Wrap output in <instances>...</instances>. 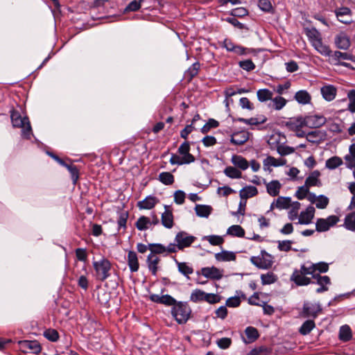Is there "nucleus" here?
<instances>
[{"label": "nucleus", "instance_id": "nucleus-26", "mask_svg": "<svg viewBox=\"0 0 355 355\" xmlns=\"http://www.w3.org/2000/svg\"><path fill=\"white\" fill-rule=\"evenodd\" d=\"M257 193L258 190L257 187L254 186H246L244 188H243L239 192L241 198L244 200L254 197L257 196Z\"/></svg>", "mask_w": 355, "mask_h": 355}, {"label": "nucleus", "instance_id": "nucleus-28", "mask_svg": "<svg viewBox=\"0 0 355 355\" xmlns=\"http://www.w3.org/2000/svg\"><path fill=\"white\" fill-rule=\"evenodd\" d=\"M249 139L248 133L245 132H240L233 134L231 138V143L241 146L245 143Z\"/></svg>", "mask_w": 355, "mask_h": 355}, {"label": "nucleus", "instance_id": "nucleus-44", "mask_svg": "<svg viewBox=\"0 0 355 355\" xmlns=\"http://www.w3.org/2000/svg\"><path fill=\"white\" fill-rule=\"evenodd\" d=\"M224 173L225 174L226 176L232 179L241 178L242 176L241 172L236 168L233 166L226 167L224 170Z\"/></svg>", "mask_w": 355, "mask_h": 355}, {"label": "nucleus", "instance_id": "nucleus-47", "mask_svg": "<svg viewBox=\"0 0 355 355\" xmlns=\"http://www.w3.org/2000/svg\"><path fill=\"white\" fill-rule=\"evenodd\" d=\"M177 263L179 272L184 276L188 277L193 272V269L188 263L185 262H177Z\"/></svg>", "mask_w": 355, "mask_h": 355}, {"label": "nucleus", "instance_id": "nucleus-23", "mask_svg": "<svg viewBox=\"0 0 355 355\" xmlns=\"http://www.w3.org/2000/svg\"><path fill=\"white\" fill-rule=\"evenodd\" d=\"M160 259L153 254H149L147 257L146 262L149 270L153 275H156L158 270V264Z\"/></svg>", "mask_w": 355, "mask_h": 355}, {"label": "nucleus", "instance_id": "nucleus-12", "mask_svg": "<svg viewBox=\"0 0 355 355\" xmlns=\"http://www.w3.org/2000/svg\"><path fill=\"white\" fill-rule=\"evenodd\" d=\"M250 260L254 266L261 269H268L272 265V257L266 252H261V257H252Z\"/></svg>", "mask_w": 355, "mask_h": 355}, {"label": "nucleus", "instance_id": "nucleus-19", "mask_svg": "<svg viewBox=\"0 0 355 355\" xmlns=\"http://www.w3.org/2000/svg\"><path fill=\"white\" fill-rule=\"evenodd\" d=\"M245 334L246 336V338L242 337V339L245 344L254 343L259 337L258 330L255 327L251 326L245 328Z\"/></svg>", "mask_w": 355, "mask_h": 355}, {"label": "nucleus", "instance_id": "nucleus-20", "mask_svg": "<svg viewBox=\"0 0 355 355\" xmlns=\"http://www.w3.org/2000/svg\"><path fill=\"white\" fill-rule=\"evenodd\" d=\"M158 202L159 200L155 196H148L144 200L139 201L137 205L140 209H151Z\"/></svg>", "mask_w": 355, "mask_h": 355}, {"label": "nucleus", "instance_id": "nucleus-54", "mask_svg": "<svg viewBox=\"0 0 355 355\" xmlns=\"http://www.w3.org/2000/svg\"><path fill=\"white\" fill-rule=\"evenodd\" d=\"M347 97L349 101L347 110L352 113H355V89L349 91Z\"/></svg>", "mask_w": 355, "mask_h": 355}, {"label": "nucleus", "instance_id": "nucleus-36", "mask_svg": "<svg viewBox=\"0 0 355 355\" xmlns=\"http://www.w3.org/2000/svg\"><path fill=\"white\" fill-rule=\"evenodd\" d=\"M315 327V322L313 320H307L303 322L299 329V332L300 334L305 336L309 334Z\"/></svg>", "mask_w": 355, "mask_h": 355}, {"label": "nucleus", "instance_id": "nucleus-2", "mask_svg": "<svg viewBox=\"0 0 355 355\" xmlns=\"http://www.w3.org/2000/svg\"><path fill=\"white\" fill-rule=\"evenodd\" d=\"M190 145L187 141L183 142L178 148L179 155L172 154L169 160L172 165L189 164L195 162V157L190 153Z\"/></svg>", "mask_w": 355, "mask_h": 355}, {"label": "nucleus", "instance_id": "nucleus-35", "mask_svg": "<svg viewBox=\"0 0 355 355\" xmlns=\"http://www.w3.org/2000/svg\"><path fill=\"white\" fill-rule=\"evenodd\" d=\"M274 208L279 209H288V197H279L275 202L271 204L270 209Z\"/></svg>", "mask_w": 355, "mask_h": 355}, {"label": "nucleus", "instance_id": "nucleus-45", "mask_svg": "<svg viewBox=\"0 0 355 355\" xmlns=\"http://www.w3.org/2000/svg\"><path fill=\"white\" fill-rule=\"evenodd\" d=\"M271 100L272 101L270 104V106L272 107L277 110H281L286 105L287 103V101L282 96H277L272 98Z\"/></svg>", "mask_w": 355, "mask_h": 355}, {"label": "nucleus", "instance_id": "nucleus-40", "mask_svg": "<svg viewBox=\"0 0 355 355\" xmlns=\"http://www.w3.org/2000/svg\"><path fill=\"white\" fill-rule=\"evenodd\" d=\"M227 234L237 237H243L245 236L244 229L239 225H234L230 226L227 229Z\"/></svg>", "mask_w": 355, "mask_h": 355}, {"label": "nucleus", "instance_id": "nucleus-11", "mask_svg": "<svg viewBox=\"0 0 355 355\" xmlns=\"http://www.w3.org/2000/svg\"><path fill=\"white\" fill-rule=\"evenodd\" d=\"M338 221L339 217L336 215L329 216L327 218H318L315 222V230L318 232H327Z\"/></svg>", "mask_w": 355, "mask_h": 355}, {"label": "nucleus", "instance_id": "nucleus-6", "mask_svg": "<svg viewBox=\"0 0 355 355\" xmlns=\"http://www.w3.org/2000/svg\"><path fill=\"white\" fill-rule=\"evenodd\" d=\"M308 266L306 264L301 266L300 269L294 270L290 279L297 286H307L310 284H315L314 281H312V277H309L307 275H311V273H308Z\"/></svg>", "mask_w": 355, "mask_h": 355}, {"label": "nucleus", "instance_id": "nucleus-18", "mask_svg": "<svg viewBox=\"0 0 355 355\" xmlns=\"http://www.w3.org/2000/svg\"><path fill=\"white\" fill-rule=\"evenodd\" d=\"M161 222L162 225L166 228L171 229L173 227V214L167 205H165V211L162 214Z\"/></svg>", "mask_w": 355, "mask_h": 355}, {"label": "nucleus", "instance_id": "nucleus-5", "mask_svg": "<svg viewBox=\"0 0 355 355\" xmlns=\"http://www.w3.org/2000/svg\"><path fill=\"white\" fill-rule=\"evenodd\" d=\"M191 310L187 302H177L171 309V314L179 324H184L189 320Z\"/></svg>", "mask_w": 355, "mask_h": 355}, {"label": "nucleus", "instance_id": "nucleus-60", "mask_svg": "<svg viewBox=\"0 0 355 355\" xmlns=\"http://www.w3.org/2000/svg\"><path fill=\"white\" fill-rule=\"evenodd\" d=\"M200 69V64L199 62L193 63L188 69L187 75L189 76L190 79L193 78L198 73V71Z\"/></svg>", "mask_w": 355, "mask_h": 355}, {"label": "nucleus", "instance_id": "nucleus-62", "mask_svg": "<svg viewBox=\"0 0 355 355\" xmlns=\"http://www.w3.org/2000/svg\"><path fill=\"white\" fill-rule=\"evenodd\" d=\"M185 193L181 190L176 191L174 193V201L178 205H182L184 202Z\"/></svg>", "mask_w": 355, "mask_h": 355}, {"label": "nucleus", "instance_id": "nucleus-10", "mask_svg": "<svg viewBox=\"0 0 355 355\" xmlns=\"http://www.w3.org/2000/svg\"><path fill=\"white\" fill-rule=\"evenodd\" d=\"M329 57L334 64L340 65L347 68H352V64L348 62H341V60H351L355 62V58L353 54L339 51H335L334 52L331 51V53Z\"/></svg>", "mask_w": 355, "mask_h": 355}, {"label": "nucleus", "instance_id": "nucleus-43", "mask_svg": "<svg viewBox=\"0 0 355 355\" xmlns=\"http://www.w3.org/2000/svg\"><path fill=\"white\" fill-rule=\"evenodd\" d=\"M259 101L265 102L272 98L273 93L268 89H259L257 92Z\"/></svg>", "mask_w": 355, "mask_h": 355}, {"label": "nucleus", "instance_id": "nucleus-21", "mask_svg": "<svg viewBox=\"0 0 355 355\" xmlns=\"http://www.w3.org/2000/svg\"><path fill=\"white\" fill-rule=\"evenodd\" d=\"M286 160L283 158L276 159L272 156H268L263 162L264 170H269L270 166H279L286 164Z\"/></svg>", "mask_w": 355, "mask_h": 355}, {"label": "nucleus", "instance_id": "nucleus-4", "mask_svg": "<svg viewBox=\"0 0 355 355\" xmlns=\"http://www.w3.org/2000/svg\"><path fill=\"white\" fill-rule=\"evenodd\" d=\"M10 117L13 127L22 129V137L30 139L33 132L28 118L27 116L22 117L17 111H12Z\"/></svg>", "mask_w": 355, "mask_h": 355}, {"label": "nucleus", "instance_id": "nucleus-17", "mask_svg": "<svg viewBox=\"0 0 355 355\" xmlns=\"http://www.w3.org/2000/svg\"><path fill=\"white\" fill-rule=\"evenodd\" d=\"M320 93L327 101H332L337 94V88L333 85H325L320 88Z\"/></svg>", "mask_w": 355, "mask_h": 355}, {"label": "nucleus", "instance_id": "nucleus-3", "mask_svg": "<svg viewBox=\"0 0 355 355\" xmlns=\"http://www.w3.org/2000/svg\"><path fill=\"white\" fill-rule=\"evenodd\" d=\"M196 240V236L189 235L184 231L180 232L175 236L174 243L168 245V253L176 252L189 248Z\"/></svg>", "mask_w": 355, "mask_h": 355}, {"label": "nucleus", "instance_id": "nucleus-42", "mask_svg": "<svg viewBox=\"0 0 355 355\" xmlns=\"http://www.w3.org/2000/svg\"><path fill=\"white\" fill-rule=\"evenodd\" d=\"M343 164L342 159L338 156H334L326 161V167L333 170Z\"/></svg>", "mask_w": 355, "mask_h": 355}, {"label": "nucleus", "instance_id": "nucleus-46", "mask_svg": "<svg viewBox=\"0 0 355 355\" xmlns=\"http://www.w3.org/2000/svg\"><path fill=\"white\" fill-rule=\"evenodd\" d=\"M43 336L51 342H56L60 338L58 331L51 328L46 329L43 333Z\"/></svg>", "mask_w": 355, "mask_h": 355}, {"label": "nucleus", "instance_id": "nucleus-30", "mask_svg": "<svg viewBox=\"0 0 355 355\" xmlns=\"http://www.w3.org/2000/svg\"><path fill=\"white\" fill-rule=\"evenodd\" d=\"M215 259L218 261H231L236 259V254L233 252L223 250L215 254Z\"/></svg>", "mask_w": 355, "mask_h": 355}, {"label": "nucleus", "instance_id": "nucleus-58", "mask_svg": "<svg viewBox=\"0 0 355 355\" xmlns=\"http://www.w3.org/2000/svg\"><path fill=\"white\" fill-rule=\"evenodd\" d=\"M239 64L241 68L247 71H250L255 69V64L251 60L240 61Z\"/></svg>", "mask_w": 355, "mask_h": 355}, {"label": "nucleus", "instance_id": "nucleus-41", "mask_svg": "<svg viewBox=\"0 0 355 355\" xmlns=\"http://www.w3.org/2000/svg\"><path fill=\"white\" fill-rule=\"evenodd\" d=\"M268 193L272 196H276L279 193L280 184L277 180H273L266 186Z\"/></svg>", "mask_w": 355, "mask_h": 355}, {"label": "nucleus", "instance_id": "nucleus-55", "mask_svg": "<svg viewBox=\"0 0 355 355\" xmlns=\"http://www.w3.org/2000/svg\"><path fill=\"white\" fill-rule=\"evenodd\" d=\"M329 202V198L324 196L320 195L317 197V200L315 202V206L318 209H324L327 207Z\"/></svg>", "mask_w": 355, "mask_h": 355}, {"label": "nucleus", "instance_id": "nucleus-7", "mask_svg": "<svg viewBox=\"0 0 355 355\" xmlns=\"http://www.w3.org/2000/svg\"><path fill=\"white\" fill-rule=\"evenodd\" d=\"M93 266L97 279L103 282L110 275L111 263L108 259L103 258L100 261H94Z\"/></svg>", "mask_w": 355, "mask_h": 355}, {"label": "nucleus", "instance_id": "nucleus-25", "mask_svg": "<svg viewBox=\"0 0 355 355\" xmlns=\"http://www.w3.org/2000/svg\"><path fill=\"white\" fill-rule=\"evenodd\" d=\"M231 162L235 167L239 168L242 171H245L249 167L248 162L241 155H232Z\"/></svg>", "mask_w": 355, "mask_h": 355}, {"label": "nucleus", "instance_id": "nucleus-24", "mask_svg": "<svg viewBox=\"0 0 355 355\" xmlns=\"http://www.w3.org/2000/svg\"><path fill=\"white\" fill-rule=\"evenodd\" d=\"M127 261L130 270L132 272L138 271L139 268V263L137 254L135 252L132 250L128 252Z\"/></svg>", "mask_w": 355, "mask_h": 355}, {"label": "nucleus", "instance_id": "nucleus-1", "mask_svg": "<svg viewBox=\"0 0 355 355\" xmlns=\"http://www.w3.org/2000/svg\"><path fill=\"white\" fill-rule=\"evenodd\" d=\"M304 33L314 49L324 56H330L331 50L329 46L323 43L321 33L315 27H304Z\"/></svg>", "mask_w": 355, "mask_h": 355}, {"label": "nucleus", "instance_id": "nucleus-37", "mask_svg": "<svg viewBox=\"0 0 355 355\" xmlns=\"http://www.w3.org/2000/svg\"><path fill=\"white\" fill-rule=\"evenodd\" d=\"M352 338V331L348 325H343L340 328L339 339L344 342H347Z\"/></svg>", "mask_w": 355, "mask_h": 355}, {"label": "nucleus", "instance_id": "nucleus-13", "mask_svg": "<svg viewBox=\"0 0 355 355\" xmlns=\"http://www.w3.org/2000/svg\"><path fill=\"white\" fill-rule=\"evenodd\" d=\"M311 276L313 279L312 281H314L315 284L320 286V287L316 289L317 293H322L329 290L328 286L331 284L329 276H322L320 275H314Z\"/></svg>", "mask_w": 355, "mask_h": 355}, {"label": "nucleus", "instance_id": "nucleus-56", "mask_svg": "<svg viewBox=\"0 0 355 355\" xmlns=\"http://www.w3.org/2000/svg\"><path fill=\"white\" fill-rule=\"evenodd\" d=\"M240 121H243L245 124L248 125H257L260 123H263L266 121V118L262 116L260 118H250L248 119H239Z\"/></svg>", "mask_w": 355, "mask_h": 355}, {"label": "nucleus", "instance_id": "nucleus-59", "mask_svg": "<svg viewBox=\"0 0 355 355\" xmlns=\"http://www.w3.org/2000/svg\"><path fill=\"white\" fill-rule=\"evenodd\" d=\"M204 301L209 304H216L220 301V297L216 294L205 293Z\"/></svg>", "mask_w": 355, "mask_h": 355}, {"label": "nucleus", "instance_id": "nucleus-31", "mask_svg": "<svg viewBox=\"0 0 355 355\" xmlns=\"http://www.w3.org/2000/svg\"><path fill=\"white\" fill-rule=\"evenodd\" d=\"M343 227L347 230L355 232V211L349 213L345 216Z\"/></svg>", "mask_w": 355, "mask_h": 355}, {"label": "nucleus", "instance_id": "nucleus-16", "mask_svg": "<svg viewBox=\"0 0 355 355\" xmlns=\"http://www.w3.org/2000/svg\"><path fill=\"white\" fill-rule=\"evenodd\" d=\"M334 44L339 49L347 50L351 45V42L345 33L340 32L335 36Z\"/></svg>", "mask_w": 355, "mask_h": 355}, {"label": "nucleus", "instance_id": "nucleus-29", "mask_svg": "<svg viewBox=\"0 0 355 355\" xmlns=\"http://www.w3.org/2000/svg\"><path fill=\"white\" fill-rule=\"evenodd\" d=\"M320 173L318 171H314L306 179L305 185L308 187L313 186H320L321 183L319 180Z\"/></svg>", "mask_w": 355, "mask_h": 355}, {"label": "nucleus", "instance_id": "nucleus-27", "mask_svg": "<svg viewBox=\"0 0 355 355\" xmlns=\"http://www.w3.org/2000/svg\"><path fill=\"white\" fill-rule=\"evenodd\" d=\"M320 311V307H316L313 304H304L303 306V314L305 317L317 318Z\"/></svg>", "mask_w": 355, "mask_h": 355}, {"label": "nucleus", "instance_id": "nucleus-32", "mask_svg": "<svg viewBox=\"0 0 355 355\" xmlns=\"http://www.w3.org/2000/svg\"><path fill=\"white\" fill-rule=\"evenodd\" d=\"M294 98L296 101L300 104L306 105L311 102V95L306 90H300L294 96Z\"/></svg>", "mask_w": 355, "mask_h": 355}, {"label": "nucleus", "instance_id": "nucleus-51", "mask_svg": "<svg viewBox=\"0 0 355 355\" xmlns=\"http://www.w3.org/2000/svg\"><path fill=\"white\" fill-rule=\"evenodd\" d=\"M205 292L200 289L194 290L190 296V300L193 302H199L204 301Z\"/></svg>", "mask_w": 355, "mask_h": 355}, {"label": "nucleus", "instance_id": "nucleus-61", "mask_svg": "<svg viewBox=\"0 0 355 355\" xmlns=\"http://www.w3.org/2000/svg\"><path fill=\"white\" fill-rule=\"evenodd\" d=\"M76 258L78 261L85 262L87 259V253L85 248H77L75 251Z\"/></svg>", "mask_w": 355, "mask_h": 355}, {"label": "nucleus", "instance_id": "nucleus-64", "mask_svg": "<svg viewBox=\"0 0 355 355\" xmlns=\"http://www.w3.org/2000/svg\"><path fill=\"white\" fill-rule=\"evenodd\" d=\"M309 193V187H306L305 184L302 187H300L296 192V197L299 200H302L307 196Z\"/></svg>", "mask_w": 355, "mask_h": 355}, {"label": "nucleus", "instance_id": "nucleus-8", "mask_svg": "<svg viewBox=\"0 0 355 355\" xmlns=\"http://www.w3.org/2000/svg\"><path fill=\"white\" fill-rule=\"evenodd\" d=\"M315 214V208L313 206H309L306 210L301 211L299 216L295 210L290 211V220L298 219L297 223L307 225L311 223Z\"/></svg>", "mask_w": 355, "mask_h": 355}, {"label": "nucleus", "instance_id": "nucleus-38", "mask_svg": "<svg viewBox=\"0 0 355 355\" xmlns=\"http://www.w3.org/2000/svg\"><path fill=\"white\" fill-rule=\"evenodd\" d=\"M150 254L157 255L158 254H162L164 252L168 253V245L165 247L164 245L159 243H150L149 244Z\"/></svg>", "mask_w": 355, "mask_h": 355}, {"label": "nucleus", "instance_id": "nucleus-39", "mask_svg": "<svg viewBox=\"0 0 355 355\" xmlns=\"http://www.w3.org/2000/svg\"><path fill=\"white\" fill-rule=\"evenodd\" d=\"M158 180L165 185H171L175 181V178L170 172H162L159 174Z\"/></svg>", "mask_w": 355, "mask_h": 355}, {"label": "nucleus", "instance_id": "nucleus-63", "mask_svg": "<svg viewBox=\"0 0 355 355\" xmlns=\"http://www.w3.org/2000/svg\"><path fill=\"white\" fill-rule=\"evenodd\" d=\"M239 105L243 109L252 110L254 109L253 104L246 97H242L239 100Z\"/></svg>", "mask_w": 355, "mask_h": 355}, {"label": "nucleus", "instance_id": "nucleus-14", "mask_svg": "<svg viewBox=\"0 0 355 355\" xmlns=\"http://www.w3.org/2000/svg\"><path fill=\"white\" fill-rule=\"evenodd\" d=\"M19 345L21 349L26 352H30L38 354L42 350V347L37 340H21L19 342Z\"/></svg>", "mask_w": 355, "mask_h": 355}, {"label": "nucleus", "instance_id": "nucleus-22", "mask_svg": "<svg viewBox=\"0 0 355 355\" xmlns=\"http://www.w3.org/2000/svg\"><path fill=\"white\" fill-rule=\"evenodd\" d=\"M308 266V273H311V275H320L316 273L317 271L319 272H326L329 270V265L324 262H320L318 263H310Z\"/></svg>", "mask_w": 355, "mask_h": 355}, {"label": "nucleus", "instance_id": "nucleus-57", "mask_svg": "<svg viewBox=\"0 0 355 355\" xmlns=\"http://www.w3.org/2000/svg\"><path fill=\"white\" fill-rule=\"evenodd\" d=\"M128 218V213L127 211H123L120 213L117 220L119 230H120L121 228H123L124 230H125Z\"/></svg>", "mask_w": 355, "mask_h": 355}, {"label": "nucleus", "instance_id": "nucleus-33", "mask_svg": "<svg viewBox=\"0 0 355 355\" xmlns=\"http://www.w3.org/2000/svg\"><path fill=\"white\" fill-rule=\"evenodd\" d=\"M150 225H151L150 218L145 216H140L135 223L136 227L140 231L148 230Z\"/></svg>", "mask_w": 355, "mask_h": 355}, {"label": "nucleus", "instance_id": "nucleus-15", "mask_svg": "<svg viewBox=\"0 0 355 355\" xmlns=\"http://www.w3.org/2000/svg\"><path fill=\"white\" fill-rule=\"evenodd\" d=\"M223 270L217 268L216 267H205L201 269V274L204 277L219 280L223 276Z\"/></svg>", "mask_w": 355, "mask_h": 355}, {"label": "nucleus", "instance_id": "nucleus-48", "mask_svg": "<svg viewBox=\"0 0 355 355\" xmlns=\"http://www.w3.org/2000/svg\"><path fill=\"white\" fill-rule=\"evenodd\" d=\"M66 168L68 169L71 174L73 184H76L79 178V171L77 166L72 164H68V165L66 166Z\"/></svg>", "mask_w": 355, "mask_h": 355}, {"label": "nucleus", "instance_id": "nucleus-34", "mask_svg": "<svg viewBox=\"0 0 355 355\" xmlns=\"http://www.w3.org/2000/svg\"><path fill=\"white\" fill-rule=\"evenodd\" d=\"M195 211L198 216L207 218L210 215L212 208L209 205H196Z\"/></svg>", "mask_w": 355, "mask_h": 355}, {"label": "nucleus", "instance_id": "nucleus-9", "mask_svg": "<svg viewBox=\"0 0 355 355\" xmlns=\"http://www.w3.org/2000/svg\"><path fill=\"white\" fill-rule=\"evenodd\" d=\"M326 118L321 114H313L299 120L300 126H306L310 128H318L325 124Z\"/></svg>", "mask_w": 355, "mask_h": 355}, {"label": "nucleus", "instance_id": "nucleus-52", "mask_svg": "<svg viewBox=\"0 0 355 355\" xmlns=\"http://www.w3.org/2000/svg\"><path fill=\"white\" fill-rule=\"evenodd\" d=\"M219 125V122L214 119H209L208 121L202 127L201 132L207 133L211 128H216Z\"/></svg>", "mask_w": 355, "mask_h": 355}, {"label": "nucleus", "instance_id": "nucleus-50", "mask_svg": "<svg viewBox=\"0 0 355 355\" xmlns=\"http://www.w3.org/2000/svg\"><path fill=\"white\" fill-rule=\"evenodd\" d=\"M203 240L207 241L212 245H220L224 242L223 238L218 235L205 236Z\"/></svg>", "mask_w": 355, "mask_h": 355}, {"label": "nucleus", "instance_id": "nucleus-53", "mask_svg": "<svg viewBox=\"0 0 355 355\" xmlns=\"http://www.w3.org/2000/svg\"><path fill=\"white\" fill-rule=\"evenodd\" d=\"M270 349L266 346H259L252 349L247 355H268Z\"/></svg>", "mask_w": 355, "mask_h": 355}, {"label": "nucleus", "instance_id": "nucleus-49", "mask_svg": "<svg viewBox=\"0 0 355 355\" xmlns=\"http://www.w3.org/2000/svg\"><path fill=\"white\" fill-rule=\"evenodd\" d=\"M261 279L263 285L271 284L277 281V277L273 272H268L266 274H262L261 275Z\"/></svg>", "mask_w": 355, "mask_h": 355}]
</instances>
